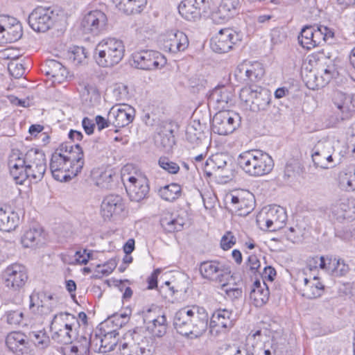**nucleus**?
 <instances>
[{
  "label": "nucleus",
  "instance_id": "4",
  "mask_svg": "<svg viewBox=\"0 0 355 355\" xmlns=\"http://www.w3.org/2000/svg\"><path fill=\"white\" fill-rule=\"evenodd\" d=\"M237 163L246 174L252 177L268 175L274 167L272 157L260 150H250L241 153L237 158Z\"/></svg>",
  "mask_w": 355,
  "mask_h": 355
},
{
  "label": "nucleus",
  "instance_id": "24",
  "mask_svg": "<svg viewBox=\"0 0 355 355\" xmlns=\"http://www.w3.org/2000/svg\"><path fill=\"white\" fill-rule=\"evenodd\" d=\"M20 242L24 248H40L46 243V234L40 227L30 228L23 233Z\"/></svg>",
  "mask_w": 355,
  "mask_h": 355
},
{
  "label": "nucleus",
  "instance_id": "57",
  "mask_svg": "<svg viewBox=\"0 0 355 355\" xmlns=\"http://www.w3.org/2000/svg\"><path fill=\"white\" fill-rule=\"evenodd\" d=\"M228 282H225V286H222V290L225 293L227 297L230 300H233L234 299H238L242 295V290L239 288H228L227 287Z\"/></svg>",
  "mask_w": 355,
  "mask_h": 355
},
{
  "label": "nucleus",
  "instance_id": "39",
  "mask_svg": "<svg viewBox=\"0 0 355 355\" xmlns=\"http://www.w3.org/2000/svg\"><path fill=\"white\" fill-rule=\"evenodd\" d=\"M231 205L232 211L241 216H247L253 209V205L251 200L236 196H232Z\"/></svg>",
  "mask_w": 355,
  "mask_h": 355
},
{
  "label": "nucleus",
  "instance_id": "62",
  "mask_svg": "<svg viewBox=\"0 0 355 355\" xmlns=\"http://www.w3.org/2000/svg\"><path fill=\"white\" fill-rule=\"evenodd\" d=\"M161 272V269L157 268L148 277L147 282L148 284V288L153 289L157 286V277Z\"/></svg>",
  "mask_w": 355,
  "mask_h": 355
},
{
  "label": "nucleus",
  "instance_id": "48",
  "mask_svg": "<svg viewBox=\"0 0 355 355\" xmlns=\"http://www.w3.org/2000/svg\"><path fill=\"white\" fill-rule=\"evenodd\" d=\"M28 336L35 345L40 349H44L49 346V337L43 331H31Z\"/></svg>",
  "mask_w": 355,
  "mask_h": 355
},
{
  "label": "nucleus",
  "instance_id": "36",
  "mask_svg": "<svg viewBox=\"0 0 355 355\" xmlns=\"http://www.w3.org/2000/svg\"><path fill=\"white\" fill-rule=\"evenodd\" d=\"M144 320L147 324L148 329L157 337H161L166 333V318L164 315H158L155 318L146 315Z\"/></svg>",
  "mask_w": 355,
  "mask_h": 355
},
{
  "label": "nucleus",
  "instance_id": "19",
  "mask_svg": "<svg viewBox=\"0 0 355 355\" xmlns=\"http://www.w3.org/2000/svg\"><path fill=\"white\" fill-rule=\"evenodd\" d=\"M42 71L46 76L47 82H51L50 86L62 84L69 78V72L60 62L55 60H48L42 65Z\"/></svg>",
  "mask_w": 355,
  "mask_h": 355
},
{
  "label": "nucleus",
  "instance_id": "27",
  "mask_svg": "<svg viewBox=\"0 0 355 355\" xmlns=\"http://www.w3.org/2000/svg\"><path fill=\"white\" fill-rule=\"evenodd\" d=\"M159 223L165 232L172 233L182 230L185 219L177 213L164 210L160 216Z\"/></svg>",
  "mask_w": 355,
  "mask_h": 355
},
{
  "label": "nucleus",
  "instance_id": "47",
  "mask_svg": "<svg viewBox=\"0 0 355 355\" xmlns=\"http://www.w3.org/2000/svg\"><path fill=\"white\" fill-rule=\"evenodd\" d=\"M340 184L347 191H355V167L348 168L340 175Z\"/></svg>",
  "mask_w": 355,
  "mask_h": 355
},
{
  "label": "nucleus",
  "instance_id": "34",
  "mask_svg": "<svg viewBox=\"0 0 355 355\" xmlns=\"http://www.w3.org/2000/svg\"><path fill=\"white\" fill-rule=\"evenodd\" d=\"M332 101L343 113L355 110V96H349L340 91H335L332 96Z\"/></svg>",
  "mask_w": 355,
  "mask_h": 355
},
{
  "label": "nucleus",
  "instance_id": "55",
  "mask_svg": "<svg viewBox=\"0 0 355 355\" xmlns=\"http://www.w3.org/2000/svg\"><path fill=\"white\" fill-rule=\"evenodd\" d=\"M114 268H107L106 269H103L101 270H92V268H83V273L84 275H87L90 272H93L91 276L92 279H101L104 276H107L110 273H112L114 270Z\"/></svg>",
  "mask_w": 355,
  "mask_h": 355
},
{
  "label": "nucleus",
  "instance_id": "26",
  "mask_svg": "<svg viewBox=\"0 0 355 355\" xmlns=\"http://www.w3.org/2000/svg\"><path fill=\"white\" fill-rule=\"evenodd\" d=\"M125 205L122 198L119 195L106 196L101 204V212L104 218L110 219L114 216L119 215L124 210Z\"/></svg>",
  "mask_w": 355,
  "mask_h": 355
},
{
  "label": "nucleus",
  "instance_id": "10",
  "mask_svg": "<svg viewBox=\"0 0 355 355\" xmlns=\"http://www.w3.org/2000/svg\"><path fill=\"white\" fill-rule=\"evenodd\" d=\"M123 180L132 201L139 202L147 196L149 192L148 180L143 173L136 171L128 175L126 179L123 175Z\"/></svg>",
  "mask_w": 355,
  "mask_h": 355
},
{
  "label": "nucleus",
  "instance_id": "49",
  "mask_svg": "<svg viewBox=\"0 0 355 355\" xmlns=\"http://www.w3.org/2000/svg\"><path fill=\"white\" fill-rule=\"evenodd\" d=\"M324 286L319 282L311 283L309 286L303 289V296L308 299H315L322 295Z\"/></svg>",
  "mask_w": 355,
  "mask_h": 355
},
{
  "label": "nucleus",
  "instance_id": "14",
  "mask_svg": "<svg viewBox=\"0 0 355 355\" xmlns=\"http://www.w3.org/2000/svg\"><path fill=\"white\" fill-rule=\"evenodd\" d=\"M159 42L164 51L173 54L185 51L189 44L187 35L177 29L166 31L159 36Z\"/></svg>",
  "mask_w": 355,
  "mask_h": 355
},
{
  "label": "nucleus",
  "instance_id": "52",
  "mask_svg": "<svg viewBox=\"0 0 355 355\" xmlns=\"http://www.w3.org/2000/svg\"><path fill=\"white\" fill-rule=\"evenodd\" d=\"M236 243V238L230 231L226 232L221 237L220 246L223 250L231 249Z\"/></svg>",
  "mask_w": 355,
  "mask_h": 355
},
{
  "label": "nucleus",
  "instance_id": "1",
  "mask_svg": "<svg viewBox=\"0 0 355 355\" xmlns=\"http://www.w3.org/2000/svg\"><path fill=\"white\" fill-rule=\"evenodd\" d=\"M8 165L16 184H22L27 179L37 182L46 172V159L44 153L37 148H31L26 153L13 149L9 155Z\"/></svg>",
  "mask_w": 355,
  "mask_h": 355
},
{
  "label": "nucleus",
  "instance_id": "60",
  "mask_svg": "<svg viewBox=\"0 0 355 355\" xmlns=\"http://www.w3.org/2000/svg\"><path fill=\"white\" fill-rule=\"evenodd\" d=\"M201 196L203 200L204 207L206 209H211L214 207L216 202V197L209 193H201Z\"/></svg>",
  "mask_w": 355,
  "mask_h": 355
},
{
  "label": "nucleus",
  "instance_id": "7",
  "mask_svg": "<svg viewBox=\"0 0 355 355\" xmlns=\"http://www.w3.org/2000/svg\"><path fill=\"white\" fill-rule=\"evenodd\" d=\"M331 29L323 25L305 26L298 37L300 45L307 50H311L322 42L334 37Z\"/></svg>",
  "mask_w": 355,
  "mask_h": 355
},
{
  "label": "nucleus",
  "instance_id": "51",
  "mask_svg": "<svg viewBox=\"0 0 355 355\" xmlns=\"http://www.w3.org/2000/svg\"><path fill=\"white\" fill-rule=\"evenodd\" d=\"M159 166L170 174H176L180 171L179 165L166 157H162L158 161Z\"/></svg>",
  "mask_w": 355,
  "mask_h": 355
},
{
  "label": "nucleus",
  "instance_id": "13",
  "mask_svg": "<svg viewBox=\"0 0 355 355\" xmlns=\"http://www.w3.org/2000/svg\"><path fill=\"white\" fill-rule=\"evenodd\" d=\"M241 118L237 113L229 110L218 111L211 122V130L220 135L232 133L240 125Z\"/></svg>",
  "mask_w": 355,
  "mask_h": 355
},
{
  "label": "nucleus",
  "instance_id": "5",
  "mask_svg": "<svg viewBox=\"0 0 355 355\" xmlns=\"http://www.w3.org/2000/svg\"><path fill=\"white\" fill-rule=\"evenodd\" d=\"M125 51L122 40L115 37H106L96 46L94 58L100 67H111L122 60Z\"/></svg>",
  "mask_w": 355,
  "mask_h": 355
},
{
  "label": "nucleus",
  "instance_id": "6",
  "mask_svg": "<svg viewBox=\"0 0 355 355\" xmlns=\"http://www.w3.org/2000/svg\"><path fill=\"white\" fill-rule=\"evenodd\" d=\"M78 326L74 315L67 312L55 314L51 324V329L54 331L52 338L62 345L71 344L76 338V328Z\"/></svg>",
  "mask_w": 355,
  "mask_h": 355
},
{
  "label": "nucleus",
  "instance_id": "31",
  "mask_svg": "<svg viewBox=\"0 0 355 355\" xmlns=\"http://www.w3.org/2000/svg\"><path fill=\"white\" fill-rule=\"evenodd\" d=\"M19 216L18 214L10 208L0 207V230L11 232L19 225Z\"/></svg>",
  "mask_w": 355,
  "mask_h": 355
},
{
  "label": "nucleus",
  "instance_id": "33",
  "mask_svg": "<svg viewBox=\"0 0 355 355\" xmlns=\"http://www.w3.org/2000/svg\"><path fill=\"white\" fill-rule=\"evenodd\" d=\"M27 336L20 331H13L10 333L6 339V343L8 347L16 354H23L24 350L26 349Z\"/></svg>",
  "mask_w": 355,
  "mask_h": 355
},
{
  "label": "nucleus",
  "instance_id": "15",
  "mask_svg": "<svg viewBox=\"0 0 355 355\" xmlns=\"http://www.w3.org/2000/svg\"><path fill=\"white\" fill-rule=\"evenodd\" d=\"M209 4L206 0H182L178 6L180 15L186 20L196 21L209 16Z\"/></svg>",
  "mask_w": 355,
  "mask_h": 355
},
{
  "label": "nucleus",
  "instance_id": "12",
  "mask_svg": "<svg viewBox=\"0 0 355 355\" xmlns=\"http://www.w3.org/2000/svg\"><path fill=\"white\" fill-rule=\"evenodd\" d=\"M264 73L265 70L261 63L245 60L238 64L234 76L238 82L250 85L260 81Z\"/></svg>",
  "mask_w": 355,
  "mask_h": 355
},
{
  "label": "nucleus",
  "instance_id": "50",
  "mask_svg": "<svg viewBox=\"0 0 355 355\" xmlns=\"http://www.w3.org/2000/svg\"><path fill=\"white\" fill-rule=\"evenodd\" d=\"M69 60L74 64L82 63L87 58L85 49L80 46H74L69 51Z\"/></svg>",
  "mask_w": 355,
  "mask_h": 355
},
{
  "label": "nucleus",
  "instance_id": "17",
  "mask_svg": "<svg viewBox=\"0 0 355 355\" xmlns=\"http://www.w3.org/2000/svg\"><path fill=\"white\" fill-rule=\"evenodd\" d=\"M107 27V17L99 10H94L86 14L81 21V28L85 33L98 35Z\"/></svg>",
  "mask_w": 355,
  "mask_h": 355
},
{
  "label": "nucleus",
  "instance_id": "23",
  "mask_svg": "<svg viewBox=\"0 0 355 355\" xmlns=\"http://www.w3.org/2000/svg\"><path fill=\"white\" fill-rule=\"evenodd\" d=\"M6 268L2 272V277L6 286L13 291H18L21 288L28 279V275L25 270L18 268Z\"/></svg>",
  "mask_w": 355,
  "mask_h": 355
},
{
  "label": "nucleus",
  "instance_id": "18",
  "mask_svg": "<svg viewBox=\"0 0 355 355\" xmlns=\"http://www.w3.org/2000/svg\"><path fill=\"white\" fill-rule=\"evenodd\" d=\"M240 40L239 34L232 28L220 30L211 39V49L218 53H225L232 49L233 45Z\"/></svg>",
  "mask_w": 355,
  "mask_h": 355
},
{
  "label": "nucleus",
  "instance_id": "64",
  "mask_svg": "<svg viewBox=\"0 0 355 355\" xmlns=\"http://www.w3.org/2000/svg\"><path fill=\"white\" fill-rule=\"evenodd\" d=\"M82 125L85 132L87 135H92L94 132L95 123L93 120L89 119L88 117H85L83 119Z\"/></svg>",
  "mask_w": 355,
  "mask_h": 355
},
{
  "label": "nucleus",
  "instance_id": "41",
  "mask_svg": "<svg viewBox=\"0 0 355 355\" xmlns=\"http://www.w3.org/2000/svg\"><path fill=\"white\" fill-rule=\"evenodd\" d=\"M181 192L180 185L172 183L161 188L159 190V195L163 200L172 202L180 197Z\"/></svg>",
  "mask_w": 355,
  "mask_h": 355
},
{
  "label": "nucleus",
  "instance_id": "37",
  "mask_svg": "<svg viewBox=\"0 0 355 355\" xmlns=\"http://www.w3.org/2000/svg\"><path fill=\"white\" fill-rule=\"evenodd\" d=\"M306 266H345L344 261L336 257L327 256L319 257L318 255L309 257L306 261Z\"/></svg>",
  "mask_w": 355,
  "mask_h": 355
},
{
  "label": "nucleus",
  "instance_id": "61",
  "mask_svg": "<svg viewBox=\"0 0 355 355\" xmlns=\"http://www.w3.org/2000/svg\"><path fill=\"white\" fill-rule=\"evenodd\" d=\"M255 352L257 355H275L276 349L272 344L265 343L263 348L258 349Z\"/></svg>",
  "mask_w": 355,
  "mask_h": 355
},
{
  "label": "nucleus",
  "instance_id": "63",
  "mask_svg": "<svg viewBox=\"0 0 355 355\" xmlns=\"http://www.w3.org/2000/svg\"><path fill=\"white\" fill-rule=\"evenodd\" d=\"M84 90V93L87 92V94L88 96H91L89 99L90 101H96L99 99V92L95 86L87 85L85 86Z\"/></svg>",
  "mask_w": 355,
  "mask_h": 355
},
{
  "label": "nucleus",
  "instance_id": "32",
  "mask_svg": "<svg viewBox=\"0 0 355 355\" xmlns=\"http://www.w3.org/2000/svg\"><path fill=\"white\" fill-rule=\"evenodd\" d=\"M119 350L122 355H153V353L151 347H145L144 343H136L132 340L121 343Z\"/></svg>",
  "mask_w": 355,
  "mask_h": 355
},
{
  "label": "nucleus",
  "instance_id": "22",
  "mask_svg": "<svg viewBox=\"0 0 355 355\" xmlns=\"http://www.w3.org/2000/svg\"><path fill=\"white\" fill-rule=\"evenodd\" d=\"M234 326V320L232 319V311L227 309H219L214 313L211 316L209 332L214 334L218 332H226Z\"/></svg>",
  "mask_w": 355,
  "mask_h": 355
},
{
  "label": "nucleus",
  "instance_id": "46",
  "mask_svg": "<svg viewBox=\"0 0 355 355\" xmlns=\"http://www.w3.org/2000/svg\"><path fill=\"white\" fill-rule=\"evenodd\" d=\"M92 177L95 180L97 186L107 188L112 181V171L98 168L92 171Z\"/></svg>",
  "mask_w": 355,
  "mask_h": 355
},
{
  "label": "nucleus",
  "instance_id": "53",
  "mask_svg": "<svg viewBox=\"0 0 355 355\" xmlns=\"http://www.w3.org/2000/svg\"><path fill=\"white\" fill-rule=\"evenodd\" d=\"M112 94L115 100L119 102L125 101L129 98L128 87L123 85L116 86Z\"/></svg>",
  "mask_w": 355,
  "mask_h": 355
},
{
  "label": "nucleus",
  "instance_id": "56",
  "mask_svg": "<svg viewBox=\"0 0 355 355\" xmlns=\"http://www.w3.org/2000/svg\"><path fill=\"white\" fill-rule=\"evenodd\" d=\"M23 318V313L20 311H10L6 313V320L12 325L19 324Z\"/></svg>",
  "mask_w": 355,
  "mask_h": 355
},
{
  "label": "nucleus",
  "instance_id": "43",
  "mask_svg": "<svg viewBox=\"0 0 355 355\" xmlns=\"http://www.w3.org/2000/svg\"><path fill=\"white\" fill-rule=\"evenodd\" d=\"M0 23H2V25H3L8 34L11 33L12 28H14L15 40L21 37L22 35L21 26L19 21L15 17L8 15H1L0 16Z\"/></svg>",
  "mask_w": 355,
  "mask_h": 355
},
{
  "label": "nucleus",
  "instance_id": "9",
  "mask_svg": "<svg viewBox=\"0 0 355 355\" xmlns=\"http://www.w3.org/2000/svg\"><path fill=\"white\" fill-rule=\"evenodd\" d=\"M284 209L281 207L273 206L266 211H261L257 216V223L260 229L275 232L282 228L286 220Z\"/></svg>",
  "mask_w": 355,
  "mask_h": 355
},
{
  "label": "nucleus",
  "instance_id": "29",
  "mask_svg": "<svg viewBox=\"0 0 355 355\" xmlns=\"http://www.w3.org/2000/svg\"><path fill=\"white\" fill-rule=\"evenodd\" d=\"M269 296L268 287L265 281L256 279L251 286L250 292V298L253 304L257 307L263 306L268 302Z\"/></svg>",
  "mask_w": 355,
  "mask_h": 355
},
{
  "label": "nucleus",
  "instance_id": "3",
  "mask_svg": "<svg viewBox=\"0 0 355 355\" xmlns=\"http://www.w3.org/2000/svg\"><path fill=\"white\" fill-rule=\"evenodd\" d=\"M208 319V313L202 307H184L176 312L173 326L178 334L196 338L206 331Z\"/></svg>",
  "mask_w": 355,
  "mask_h": 355
},
{
  "label": "nucleus",
  "instance_id": "40",
  "mask_svg": "<svg viewBox=\"0 0 355 355\" xmlns=\"http://www.w3.org/2000/svg\"><path fill=\"white\" fill-rule=\"evenodd\" d=\"M270 101L271 96L270 94L268 91L261 87L250 110L253 112L266 110L269 107Z\"/></svg>",
  "mask_w": 355,
  "mask_h": 355
},
{
  "label": "nucleus",
  "instance_id": "8",
  "mask_svg": "<svg viewBox=\"0 0 355 355\" xmlns=\"http://www.w3.org/2000/svg\"><path fill=\"white\" fill-rule=\"evenodd\" d=\"M132 59L136 68L146 71L162 69L167 63L164 55L153 50L135 51L132 54Z\"/></svg>",
  "mask_w": 355,
  "mask_h": 355
},
{
  "label": "nucleus",
  "instance_id": "11",
  "mask_svg": "<svg viewBox=\"0 0 355 355\" xmlns=\"http://www.w3.org/2000/svg\"><path fill=\"white\" fill-rule=\"evenodd\" d=\"M58 297L47 291H34L30 295L29 309L41 316L49 315L58 307Z\"/></svg>",
  "mask_w": 355,
  "mask_h": 355
},
{
  "label": "nucleus",
  "instance_id": "20",
  "mask_svg": "<svg viewBox=\"0 0 355 355\" xmlns=\"http://www.w3.org/2000/svg\"><path fill=\"white\" fill-rule=\"evenodd\" d=\"M233 89L231 87L220 86L214 88L208 97V105L216 110L224 111L233 104Z\"/></svg>",
  "mask_w": 355,
  "mask_h": 355
},
{
  "label": "nucleus",
  "instance_id": "35",
  "mask_svg": "<svg viewBox=\"0 0 355 355\" xmlns=\"http://www.w3.org/2000/svg\"><path fill=\"white\" fill-rule=\"evenodd\" d=\"M116 7L126 15L139 13L147 3V0H112Z\"/></svg>",
  "mask_w": 355,
  "mask_h": 355
},
{
  "label": "nucleus",
  "instance_id": "25",
  "mask_svg": "<svg viewBox=\"0 0 355 355\" xmlns=\"http://www.w3.org/2000/svg\"><path fill=\"white\" fill-rule=\"evenodd\" d=\"M239 7V0H222L216 11L211 13L212 21L221 24L233 17Z\"/></svg>",
  "mask_w": 355,
  "mask_h": 355
},
{
  "label": "nucleus",
  "instance_id": "30",
  "mask_svg": "<svg viewBox=\"0 0 355 355\" xmlns=\"http://www.w3.org/2000/svg\"><path fill=\"white\" fill-rule=\"evenodd\" d=\"M334 148L330 141H319L313 149L312 159L314 165L322 168H329L324 158L329 153H334Z\"/></svg>",
  "mask_w": 355,
  "mask_h": 355
},
{
  "label": "nucleus",
  "instance_id": "21",
  "mask_svg": "<svg viewBox=\"0 0 355 355\" xmlns=\"http://www.w3.org/2000/svg\"><path fill=\"white\" fill-rule=\"evenodd\" d=\"M135 116V109L125 103L115 105L109 111L111 124L116 128H123L132 123Z\"/></svg>",
  "mask_w": 355,
  "mask_h": 355
},
{
  "label": "nucleus",
  "instance_id": "38",
  "mask_svg": "<svg viewBox=\"0 0 355 355\" xmlns=\"http://www.w3.org/2000/svg\"><path fill=\"white\" fill-rule=\"evenodd\" d=\"M91 253L87 250L76 251L75 252H70L61 255V259L64 264L75 265V264H87L91 258Z\"/></svg>",
  "mask_w": 355,
  "mask_h": 355
},
{
  "label": "nucleus",
  "instance_id": "59",
  "mask_svg": "<svg viewBox=\"0 0 355 355\" xmlns=\"http://www.w3.org/2000/svg\"><path fill=\"white\" fill-rule=\"evenodd\" d=\"M128 320V315L123 313H116L114 314L112 317L109 318L107 322H112L115 323L116 327H122L123 324H125Z\"/></svg>",
  "mask_w": 355,
  "mask_h": 355
},
{
  "label": "nucleus",
  "instance_id": "45",
  "mask_svg": "<svg viewBox=\"0 0 355 355\" xmlns=\"http://www.w3.org/2000/svg\"><path fill=\"white\" fill-rule=\"evenodd\" d=\"M118 334L116 330H112L105 334L103 337L99 338L101 342L99 352L106 353L114 350L117 344L116 336Z\"/></svg>",
  "mask_w": 355,
  "mask_h": 355
},
{
  "label": "nucleus",
  "instance_id": "42",
  "mask_svg": "<svg viewBox=\"0 0 355 355\" xmlns=\"http://www.w3.org/2000/svg\"><path fill=\"white\" fill-rule=\"evenodd\" d=\"M260 88L261 87L255 85H248L241 89L239 98L249 109L252 105L257 94H259Z\"/></svg>",
  "mask_w": 355,
  "mask_h": 355
},
{
  "label": "nucleus",
  "instance_id": "2",
  "mask_svg": "<svg viewBox=\"0 0 355 355\" xmlns=\"http://www.w3.org/2000/svg\"><path fill=\"white\" fill-rule=\"evenodd\" d=\"M83 165V152L80 146L62 144L52 154L50 170L55 180L67 182L81 171Z\"/></svg>",
  "mask_w": 355,
  "mask_h": 355
},
{
  "label": "nucleus",
  "instance_id": "58",
  "mask_svg": "<svg viewBox=\"0 0 355 355\" xmlns=\"http://www.w3.org/2000/svg\"><path fill=\"white\" fill-rule=\"evenodd\" d=\"M210 162L214 164V167L217 168H222L227 164L226 161L224 159V156L221 154L216 155L213 156L212 158L207 159L205 164L209 165Z\"/></svg>",
  "mask_w": 355,
  "mask_h": 355
},
{
  "label": "nucleus",
  "instance_id": "44",
  "mask_svg": "<svg viewBox=\"0 0 355 355\" xmlns=\"http://www.w3.org/2000/svg\"><path fill=\"white\" fill-rule=\"evenodd\" d=\"M334 69L333 67H327L321 69L318 73L314 74L315 79V85L309 86V88L315 89V88L323 87L327 85L334 75Z\"/></svg>",
  "mask_w": 355,
  "mask_h": 355
},
{
  "label": "nucleus",
  "instance_id": "16",
  "mask_svg": "<svg viewBox=\"0 0 355 355\" xmlns=\"http://www.w3.org/2000/svg\"><path fill=\"white\" fill-rule=\"evenodd\" d=\"M58 17V13L50 8H36L28 17V24L37 32L48 31Z\"/></svg>",
  "mask_w": 355,
  "mask_h": 355
},
{
  "label": "nucleus",
  "instance_id": "28",
  "mask_svg": "<svg viewBox=\"0 0 355 355\" xmlns=\"http://www.w3.org/2000/svg\"><path fill=\"white\" fill-rule=\"evenodd\" d=\"M228 269L229 268H196L203 278L218 282L223 286L232 278Z\"/></svg>",
  "mask_w": 355,
  "mask_h": 355
},
{
  "label": "nucleus",
  "instance_id": "54",
  "mask_svg": "<svg viewBox=\"0 0 355 355\" xmlns=\"http://www.w3.org/2000/svg\"><path fill=\"white\" fill-rule=\"evenodd\" d=\"M8 71L15 78H19L25 74L26 69L21 62H11L8 64Z\"/></svg>",
  "mask_w": 355,
  "mask_h": 355
}]
</instances>
